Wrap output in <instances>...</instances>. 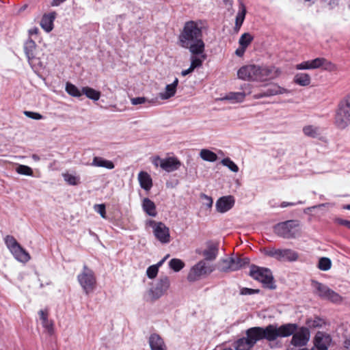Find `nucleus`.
<instances>
[{
  "label": "nucleus",
  "instance_id": "nucleus-26",
  "mask_svg": "<svg viewBox=\"0 0 350 350\" xmlns=\"http://www.w3.org/2000/svg\"><path fill=\"white\" fill-rule=\"evenodd\" d=\"M143 211L149 216L156 217L157 215L156 205L153 201L148 198H145L142 200V204Z\"/></svg>",
  "mask_w": 350,
  "mask_h": 350
},
{
  "label": "nucleus",
  "instance_id": "nucleus-62",
  "mask_svg": "<svg viewBox=\"0 0 350 350\" xmlns=\"http://www.w3.org/2000/svg\"><path fill=\"white\" fill-rule=\"evenodd\" d=\"M345 344V347H348V346L350 345V340H346Z\"/></svg>",
  "mask_w": 350,
  "mask_h": 350
},
{
  "label": "nucleus",
  "instance_id": "nucleus-13",
  "mask_svg": "<svg viewBox=\"0 0 350 350\" xmlns=\"http://www.w3.org/2000/svg\"><path fill=\"white\" fill-rule=\"evenodd\" d=\"M312 286L314 293L321 299L329 300L333 303H340L342 301V297L327 286L317 281H312Z\"/></svg>",
  "mask_w": 350,
  "mask_h": 350
},
{
  "label": "nucleus",
  "instance_id": "nucleus-44",
  "mask_svg": "<svg viewBox=\"0 0 350 350\" xmlns=\"http://www.w3.org/2000/svg\"><path fill=\"white\" fill-rule=\"evenodd\" d=\"M331 260L327 258H321L319 261L318 267L323 271H327L331 267Z\"/></svg>",
  "mask_w": 350,
  "mask_h": 350
},
{
  "label": "nucleus",
  "instance_id": "nucleus-42",
  "mask_svg": "<svg viewBox=\"0 0 350 350\" xmlns=\"http://www.w3.org/2000/svg\"><path fill=\"white\" fill-rule=\"evenodd\" d=\"M322 337L318 334L315 336L314 346L311 350H328L327 347L322 342Z\"/></svg>",
  "mask_w": 350,
  "mask_h": 350
},
{
  "label": "nucleus",
  "instance_id": "nucleus-2",
  "mask_svg": "<svg viewBox=\"0 0 350 350\" xmlns=\"http://www.w3.org/2000/svg\"><path fill=\"white\" fill-rule=\"evenodd\" d=\"M296 325L293 323H285L280 326L277 323L269 324L265 327H252L245 330V336L253 346L260 340L268 342L276 340L278 338L290 336L295 330Z\"/></svg>",
  "mask_w": 350,
  "mask_h": 350
},
{
  "label": "nucleus",
  "instance_id": "nucleus-30",
  "mask_svg": "<svg viewBox=\"0 0 350 350\" xmlns=\"http://www.w3.org/2000/svg\"><path fill=\"white\" fill-rule=\"evenodd\" d=\"M40 319L42 321V326L49 332L53 331V323L48 319V312L46 310H41L39 311Z\"/></svg>",
  "mask_w": 350,
  "mask_h": 350
},
{
  "label": "nucleus",
  "instance_id": "nucleus-34",
  "mask_svg": "<svg viewBox=\"0 0 350 350\" xmlns=\"http://www.w3.org/2000/svg\"><path fill=\"white\" fill-rule=\"evenodd\" d=\"M200 156L204 161L209 162H214L217 159V154L208 149H202Z\"/></svg>",
  "mask_w": 350,
  "mask_h": 350
},
{
  "label": "nucleus",
  "instance_id": "nucleus-3",
  "mask_svg": "<svg viewBox=\"0 0 350 350\" xmlns=\"http://www.w3.org/2000/svg\"><path fill=\"white\" fill-rule=\"evenodd\" d=\"M281 74L280 70L273 66L249 64L240 68L239 78L245 81H265L273 79Z\"/></svg>",
  "mask_w": 350,
  "mask_h": 350
},
{
  "label": "nucleus",
  "instance_id": "nucleus-50",
  "mask_svg": "<svg viewBox=\"0 0 350 350\" xmlns=\"http://www.w3.org/2000/svg\"><path fill=\"white\" fill-rule=\"evenodd\" d=\"M335 222L339 225L344 226L347 227L348 229H350V221L341 219V218H336Z\"/></svg>",
  "mask_w": 350,
  "mask_h": 350
},
{
  "label": "nucleus",
  "instance_id": "nucleus-59",
  "mask_svg": "<svg viewBox=\"0 0 350 350\" xmlns=\"http://www.w3.org/2000/svg\"><path fill=\"white\" fill-rule=\"evenodd\" d=\"M66 88H76L75 85L70 83H66Z\"/></svg>",
  "mask_w": 350,
  "mask_h": 350
},
{
  "label": "nucleus",
  "instance_id": "nucleus-7",
  "mask_svg": "<svg viewBox=\"0 0 350 350\" xmlns=\"http://www.w3.org/2000/svg\"><path fill=\"white\" fill-rule=\"evenodd\" d=\"M299 226L300 222L298 220H288L275 225L274 231L282 238L294 239L299 233Z\"/></svg>",
  "mask_w": 350,
  "mask_h": 350
},
{
  "label": "nucleus",
  "instance_id": "nucleus-19",
  "mask_svg": "<svg viewBox=\"0 0 350 350\" xmlns=\"http://www.w3.org/2000/svg\"><path fill=\"white\" fill-rule=\"evenodd\" d=\"M67 93L74 97H80L85 95L88 98L98 100L100 98V94L95 89H65Z\"/></svg>",
  "mask_w": 350,
  "mask_h": 350
},
{
  "label": "nucleus",
  "instance_id": "nucleus-23",
  "mask_svg": "<svg viewBox=\"0 0 350 350\" xmlns=\"http://www.w3.org/2000/svg\"><path fill=\"white\" fill-rule=\"evenodd\" d=\"M56 12H51L44 14L40 21L41 27L47 33L51 31L53 29V22L56 18Z\"/></svg>",
  "mask_w": 350,
  "mask_h": 350
},
{
  "label": "nucleus",
  "instance_id": "nucleus-48",
  "mask_svg": "<svg viewBox=\"0 0 350 350\" xmlns=\"http://www.w3.org/2000/svg\"><path fill=\"white\" fill-rule=\"evenodd\" d=\"M260 291L258 289H253L249 288H242L240 291V294L243 295H252L258 293Z\"/></svg>",
  "mask_w": 350,
  "mask_h": 350
},
{
  "label": "nucleus",
  "instance_id": "nucleus-21",
  "mask_svg": "<svg viewBox=\"0 0 350 350\" xmlns=\"http://www.w3.org/2000/svg\"><path fill=\"white\" fill-rule=\"evenodd\" d=\"M219 252V245L216 243L208 241L206 247L203 251L198 252L204 257V260L213 261L216 259Z\"/></svg>",
  "mask_w": 350,
  "mask_h": 350
},
{
  "label": "nucleus",
  "instance_id": "nucleus-11",
  "mask_svg": "<svg viewBox=\"0 0 350 350\" xmlns=\"http://www.w3.org/2000/svg\"><path fill=\"white\" fill-rule=\"evenodd\" d=\"M335 123L340 129L345 128L350 123V94L346 96L338 104Z\"/></svg>",
  "mask_w": 350,
  "mask_h": 350
},
{
  "label": "nucleus",
  "instance_id": "nucleus-31",
  "mask_svg": "<svg viewBox=\"0 0 350 350\" xmlns=\"http://www.w3.org/2000/svg\"><path fill=\"white\" fill-rule=\"evenodd\" d=\"M286 92V89H267L266 91H264L261 93H257L254 94V98H260L262 97H267L270 96L282 94Z\"/></svg>",
  "mask_w": 350,
  "mask_h": 350
},
{
  "label": "nucleus",
  "instance_id": "nucleus-55",
  "mask_svg": "<svg viewBox=\"0 0 350 350\" xmlns=\"http://www.w3.org/2000/svg\"><path fill=\"white\" fill-rule=\"evenodd\" d=\"M178 85V79H175V80L174 81V82L171 84H167L165 85V88H176Z\"/></svg>",
  "mask_w": 350,
  "mask_h": 350
},
{
  "label": "nucleus",
  "instance_id": "nucleus-17",
  "mask_svg": "<svg viewBox=\"0 0 350 350\" xmlns=\"http://www.w3.org/2000/svg\"><path fill=\"white\" fill-rule=\"evenodd\" d=\"M152 163L156 167H160L167 172L177 170L181 165L180 161L176 157L162 159L159 156L151 158Z\"/></svg>",
  "mask_w": 350,
  "mask_h": 350
},
{
  "label": "nucleus",
  "instance_id": "nucleus-63",
  "mask_svg": "<svg viewBox=\"0 0 350 350\" xmlns=\"http://www.w3.org/2000/svg\"><path fill=\"white\" fill-rule=\"evenodd\" d=\"M343 208L350 210V204L344 206Z\"/></svg>",
  "mask_w": 350,
  "mask_h": 350
},
{
  "label": "nucleus",
  "instance_id": "nucleus-8",
  "mask_svg": "<svg viewBox=\"0 0 350 350\" xmlns=\"http://www.w3.org/2000/svg\"><path fill=\"white\" fill-rule=\"evenodd\" d=\"M296 325L295 330L291 335L292 336L290 345L287 350H307L306 349H297L306 346L310 340V332L308 328L301 327L298 329V325L296 323H293Z\"/></svg>",
  "mask_w": 350,
  "mask_h": 350
},
{
  "label": "nucleus",
  "instance_id": "nucleus-6",
  "mask_svg": "<svg viewBox=\"0 0 350 350\" xmlns=\"http://www.w3.org/2000/svg\"><path fill=\"white\" fill-rule=\"evenodd\" d=\"M77 281L86 295L92 293L96 287V278L94 272L84 265L81 272L77 275Z\"/></svg>",
  "mask_w": 350,
  "mask_h": 350
},
{
  "label": "nucleus",
  "instance_id": "nucleus-61",
  "mask_svg": "<svg viewBox=\"0 0 350 350\" xmlns=\"http://www.w3.org/2000/svg\"><path fill=\"white\" fill-rule=\"evenodd\" d=\"M32 158L35 160V161H38L40 159L39 157L36 154H33L32 155Z\"/></svg>",
  "mask_w": 350,
  "mask_h": 350
},
{
  "label": "nucleus",
  "instance_id": "nucleus-37",
  "mask_svg": "<svg viewBox=\"0 0 350 350\" xmlns=\"http://www.w3.org/2000/svg\"><path fill=\"white\" fill-rule=\"evenodd\" d=\"M169 267L174 271L178 272L185 267V263L180 259L172 258L169 262Z\"/></svg>",
  "mask_w": 350,
  "mask_h": 350
},
{
  "label": "nucleus",
  "instance_id": "nucleus-27",
  "mask_svg": "<svg viewBox=\"0 0 350 350\" xmlns=\"http://www.w3.org/2000/svg\"><path fill=\"white\" fill-rule=\"evenodd\" d=\"M138 180L142 188L149 191L152 186V181L150 176L146 172H140L138 174Z\"/></svg>",
  "mask_w": 350,
  "mask_h": 350
},
{
  "label": "nucleus",
  "instance_id": "nucleus-25",
  "mask_svg": "<svg viewBox=\"0 0 350 350\" xmlns=\"http://www.w3.org/2000/svg\"><path fill=\"white\" fill-rule=\"evenodd\" d=\"M151 350H166V347L162 338L157 334H152L149 338Z\"/></svg>",
  "mask_w": 350,
  "mask_h": 350
},
{
  "label": "nucleus",
  "instance_id": "nucleus-24",
  "mask_svg": "<svg viewBox=\"0 0 350 350\" xmlns=\"http://www.w3.org/2000/svg\"><path fill=\"white\" fill-rule=\"evenodd\" d=\"M206 55H191V64L188 69L182 71V75L185 76L190 72H193L195 68L202 66L203 62L206 59Z\"/></svg>",
  "mask_w": 350,
  "mask_h": 350
},
{
  "label": "nucleus",
  "instance_id": "nucleus-41",
  "mask_svg": "<svg viewBox=\"0 0 350 350\" xmlns=\"http://www.w3.org/2000/svg\"><path fill=\"white\" fill-rule=\"evenodd\" d=\"M221 163L233 172H239V167L237 165L228 157L223 159L221 161Z\"/></svg>",
  "mask_w": 350,
  "mask_h": 350
},
{
  "label": "nucleus",
  "instance_id": "nucleus-58",
  "mask_svg": "<svg viewBox=\"0 0 350 350\" xmlns=\"http://www.w3.org/2000/svg\"><path fill=\"white\" fill-rule=\"evenodd\" d=\"M309 325H310V326H313V327H318V326H319V325H320V324L319 323V322H317V321H315V320H314V321L312 322V324H310Z\"/></svg>",
  "mask_w": 350,
  "mask_h": 350
},
{
  "label": "nucleus",
  "instance_id": "nucleus-51",
  "mask_svg": "<svg viewBox=\"0 0 350 350\" xmlns=\"http://www.w3.org/2000/svg\"><path fill=\"white\" fill-rule=\"evenodd\" d=\"M246 49L247 48L245 47L239 46V47L235 51V54L239 57H242L244 55Z\"/></svg>",
  "mask_w": 350,
  "mask_h": 350
},
{
  "label": "nucleus",
  "instance_id": "nucleus-33",
  "mask_svg": "<svg viewBox=\"0 0 350 350\" xmlns=\"http://www.w3.org/2000/svg\"><path fill=\"white\" fill-rule=\"evenodd\" d=\"M294 81L299 85L307 86L310 84V77L306 73H299L295 76Z\"/></svg>",
  "mask_w": 350,
  "mask_h": 350
},
{
  "label": "nucleus",
  "instance_id": "nucleus-56",
  "mask_svg": "<svg viewBox=\"0 0 350 350\" xmlns=\"http://www.w3.org/2000/svg\"><path fill=\"white\" fill-rule=\"evenodd\" d=\"M38 31H39V29L38 27H33L29 30V33L32 36L33 34H37L38 33Z\"/></svg>",
  "mask_w": 350,
  "mask_h": 350
},
{
  "label": "nucleus",
  "instance_id": "nucleus-15",
  "mask_svg": "<svg viewBox=\"0 0 350 350\" xmlns=\"http://www.w3.org/2000/svg\"><path fill=\"white\" fill-rule=\"evenodd\" d=\"M265 254L280 261L294 262L299 258L298 253L291 249L270 248L265 251Z\"/></svg>",
  "mask_w": 350,
  "mask_h": 350
},
{
  "label": "nucleus",
  "instance_id": "nucleus-4",
  "mask_svg": "<svg viewBox=\"0 0 350 350\" xmlns=\"http://www.w3.org/2000/svg\"><path fill=\"white\" fill-rule=\"evenodd\" d=\"M24 51L28 62L35 72L42 71L47 64L46 57L42 49H38L32 39H28L24 44Z\"/></svg>",
  "mask_w": 350,
  "mask_h": 350
},
{
  "label": "nucleus",
  "instance_id": "nucleus-9",
  "mask_svg": "<svg viewBox=\"0 0 350 350\" xmlns=\"http://www.w3.org/2000/svg\"><path fill=\"white\" fill-rule=\"evenodd\" d=\"M297 70H314L321 68L329 72L336 70V66L324 57H317L314 59L303 62L295 66Z\"/></svg>",
  "mask_w": 350,
  "mask_h": 350
},
{
  "label": "nucleus",
  "instance_id": "nucleus-57",
  "mask_svg": "<svg viewBox=\"0 0 350 350\" xmlns=\"http://www.w3.org/2000/svg\"><path fill=\"white\" fill-rule=\"evenodd\" d=\"M169 255L167 254L165 257H164L162 260H161L157 265H154L157 267L159 269V267H161L163 262L165 261V260L168 258Z\"/></svg>",
  "mask_w": 350,
  "mask_h": 350
},
{
  "label": "nucleus",
  "instance_id": "nucleus-29",
  "mask_svg": "<svg viewBox=\"0 0 350 350\" xmlns=\"http://www.w3.org/2000/svg\"><path fill=\"white\" fill-rule=\"evenodd\" d=\"M92 165L96 167H105L109 170L114 168V164L112 161L106 160L100 157H94Z\"/></svg>",
  "mask_w": 350,
  "mask_h": 350
},
{
  "label": "nucleus",
  "instance_id": "nucleus-36",
  "mask_svg": "<svg viewBox=\"0 0 350 350\" xmlns=\"http://www.w3.org/2000/svg\"><path fill=\"white\" fill-rule=\"evenodd\" d=\"M246 14V8L243 3L241 2L239 4V10L236 16L235 23L238 25H242Z\"/></svg>",
  "mask_w": 350,
  "mask_h": 350
},
{
  "label": "nucleus",
  "instance_id": "nucleus-45",
  "mask_svg": "<svg viewBox=\"0 0 350 350\" xmlns=\"http://www.w3.org/2000/svg\"><path fill=\"white\" fill-rule=\"evenodd\" d=\"M200 199L202 201V205L206 206L207 208H211L213 206V198L204 193L200 194Z\"/></svg>",
  "mask_w": 350,
  "mask_h": 350
},
{
  "label": "nucleus",
  "instance_id": "nucleus-14",
  "mask_svg": "<svg viewBox=\"0 0 350 350\" xmlns=\"http://www.w3.org/2000/svg\"><path fill=\"white\" fill-rule=\"evenodd\" d=\"M146 225L152 228L154 236L161 243L167 244L170 242V229L165 224L150 219L146 221Z\"/></svg>",
  "mask_w": 350,
  "mask_h": 350
},
{
  "label": "nucleus",
  "instance_id": "nucleus-1",
  "mask_svg": "<svg viewBox=\"0 0 350 350\" xmlns=\"http://www.w3.org/2000/svg\"><path fill=\"white\" fill-rule=\"evenodd\" d=\"M178 42L180 46L188 49L191 55H206L201 21H187L180 32Z\"/></svg>",
  "mask_w": 350,
  "mask_h": 350
},
{
  "label": "nucleus",
  "instance_id": "nucleus-60",
  "mask_svg": "<svg viewBox=\"0 0 350 350\" xmlns=\"http://www.w3.org/2000/svg\"><path fill=\"white\" fill-rule=\"evenodd\" d=\"M241 27V25H238L237 23H235V26H234L235 31H238L240 29Z\"/></svg>",
  "mask_w": 350,
  "mask_h": 350
},
{
  "label": "nucleus",
  "instance_id": "nucleus-54",
  "mask_svg": "<svg viewBox=\"0 0 350 350\" xmlns=\"http://www.w3.org/2000/svg\"><path fill=\"white\" fill-rule=\"evenodd\" d=\"M65 1L66 0H53L51 4L52 6H58Z\"/></svg>",
  "mask_w": 350,
  "mask_h": 350
},
{
  "label": "nucleus",
  "instance_id": "nucleus-35",
  "mask_svg": "<svg viewBox=\"0 0 350 350\" xmlns=\"http://www.w3.org/2000/svg\"><path fill=\"white\" fill-rule=\"evenodd\" d=\"M303 132L305 135L312 138L317 137L319 135V128L312 125L304 126Z\"/></svg>",
  "mask_w": 350,
  "mask_h": 350
},
{
  "label": "nucleus",
  "instance_id": "nucleus-46",
  "mask_svg": "<svg viewBox=\"0 0 350 350\" xmlns=\"http://www.w3.org/2000/svg\"><path fill=\"white\" fill-rule=\"evenodd\" d=\"M159 269L155 265L150 266L146 270L147 276L150 278H154L158 273Z\"/></svg>",
  "mask_w": 350,
  "mask_h": 350
},
{
  "label": "nucleus",
  "instance_id": "nucleus-18",
  "mask_svg": "<svg viewBox=\"0 0 350 350\" xmlns=\"http://www.w3.org/2000/svg\"><path fill=\"white\" fill-rule=\"evenodd\" d=\"M250 260L247 258H229L223 260L224 266L221 271L226 272L228 271H237L246 265H248Z\"/></svg>",
  "mask_w": 350,
  "mask_h": 350
},
{
  "label": "nucleus",
  "instance_id": "nucleus-10",
  "mask_svg": "<svg viewBox=\"0 0 350 350\" xmlns=\"http://www.w3.org/2000/svg\"><path fill=\"white\" fill-rule=\"evenodd\" d=\"M4 242L11 254L19 262H27L31 257L29 254L18 243L12 235H7L4 238Z\"/></svg>",
  "mask_w": 350,
  "mask_h": 350
},
{
  "label": "nucleus",
  "instance_id": "nucleus-12",
  "mask_svg": "<svg viewBox=\"0 0 350 350\" xmlns=\"http://www.w3.org/2000/svg\"><path fill=\"white\" fill-rule=\"evenodd\" d=\"M213 271V268L204 260H201L194 265L187 275L189 282H196L206 277Z\"/></svg>",
  "mask_w": 350,
  "mask_h": 350
},
{
  "label": "nucleus",
  "instance_id": "nucleus-39",
  "mask_svg": "<svg viewBox=\"0 0 350 350\" xmlns=\"http://www.w3.org/2000/svg\"><path fill=\"white\" fill-rule=\"evenodd\" d=\"M64 180L70 185H77L80 183L79 176L72 175L68 173H64L62 174Z\"/></svg>",
  "mask_w": 350,
  "mask_h": 350
},
{
  "label": "nucleus",
  "instance_id": "nucleus-20",
  "mask_svg": "<svg viewBox=\"0 0 350 350\" xmlns=\"http://www.w3.org/2000/svg\"><path fill=\"white\" fill-rule=\"evenodd\" d=\"M234 204V199L232 196H223L219 198L215 204L217 212L224 213L230 210Z\"/></svg>",
  "mask_w": 350,
  "mask_h": 350
},
{
  "label": "nucleus",
  "instance_id": "nucleus-64",
  "mask_svg": "<svg viewBox=\"0 0 350 350\" xmlns=\"http://www.w3.org/2000/svg\"><path fill=\"white\" fill-rule=\"evenodd\" d=\"M306 2H312L314 3V0H304Z\"/></svg>",
  "mask_w": 350,
  "mask_h": 350
},
{
  "label": "nucleus",
  "instance_id": "nucleus-52",
  "mask_svg": "<svg viewBox=\"0 0 350 350\" xmlns=\"http://www.w3.org/2000/svg\"><path fill=\"white\" fill-rule=\"evenodd\" d=\"M302 203H303V202H302L301 201H299V202H297V203H295V202H282V203H281L280 206H281L282 208H285V207H286V206H295V205H296V204H302Z\"/></svg>",
  "mask_w": 350,
  "mask_h": 350
},
{
  "label": "nucleus",
  "instance_id": "nucleus-47",
  "mask_svg": "<svg viewBox=\"0 0 350 350\" xmlns=\"http://www.w3.org/2000/svg\"><path fill=\"white\" fill-rule=\"evenodd\" d=\"M94 210L100 215L103 218H106L105 206L103 204H96Z\"/></svg>",
  "mask_w": 350,
  "mask_h": 350
},
{
  "label": "nucleus",
  "instance_id": "nucleus-49",
  "mask_svg": "<svg viewBox=\"0 0 350 350\" xmlns=\"http://www.w3.org/2000/svg\"><path fill=\"white\" fill-rule=\"evenodd\" d=\"M24 114L31 119L34 120H41L42 119V116L38 113L33 112V111H24Z\"/></svg>",
  "mask_w": 350,
  "mask_h": 350
},
{
  "label": "nucleus",
  "instance_id": "nucleus-53",
  "mask_svg": "<svg viewBox=\"0 0 350 350\" xmlns=\"http://www.w3.org/2000/svg\"><path fill=\"white\" fill-rule=\"evenodd\" d=\"M339 0H324V1L327 3L331 7H333L338 4Z\"/></svg>",
  "mask_w": 350,
  "mask_h": 350
},
{
  "label": "nucleus",
  "instance_id": "nucleus-22",
  "mask_svg": "<svg viewBox=\"0 0 350 350\" xmlns=\"http://www.w3.org/2000/svg\"><path fill=\"white\" fill-rule=\"evenodd\" d=\"M250 93V92L246 93L245 92H230L224 96L216 98L215 100L221 101L225 100L228 101L229 103L234 104L243 102L245 100L247 94Z\"/></svg>",
  "mask_w": 350,
  "mask_h": 350
},
{
  "label": "nucleus",
  "instance_id": "nucleus-43",
  "mask_svg": "<svg viewBox=\"0 0 350 350\" xmlns=\"http://www.w3.org/2000/svg\"><path fill=\"white\" fill-rule=\"evenodd\" d=\"M16 172L18 174L25 175V176H33V170L32 169L25 165H19L16 168Z\"/></svg>",
  "mask_w": 350,
  "mask_h": 350
},
{
  "label": "nucleus",
  "instance_id": "nucleus-40",
  "mask_svg": "<svg viewBox=\"0 0 350 350\" xmlns=\"http://www.w3.org/2000/svg\"><path fill=\"white\" fill-rule=\"evenodd\" d=\"M253 40L252 36L249 33H244L239 38V44L240 46L247 48Z\"/></svg>",
  "mask_w": 350,
  "mask_h": 350
},
{
  "label": "nucleus",
  "instance_id": "nucleus-16",
  "mask_svg": "<svg viewBox=\"0 0 350 350\" xmlns=\"http://www.w3.org/2000/svg\"><path fill=\"white\" fill-rule=\"evenodd\" d=\"M170 281L167 276L161 277L155 285L150 288L148 292L151 301H155L161 297L169 289Z\"/></svg>",
  "mask_w": 350,
  "mask_h": 350
},
{
  "label": "nucleus",
  "instance_id": "nucleus-32",
  "mask_svg": "<svg viewBox=\"0 0 350 350\" xmlns=\"http://www.w3.org/2000/svg\"><path fill=\"white\" fill-rule=\"evenodd\" d=\"M130 100L133 105H143L146 107L156 103V100L154 99H148L144 96L131 98Z\"/></svg>",
  "mask_w": 350,
  "mask_h": 350
},
{
  "label": "nucleus",
  "instance_id": "nucleus-38",
  "mask_svg": "<svg viewBox=\"0 0 350 350\" xmlns=\"http://www.w3.org/2000/svg\"><path fill=\"white\" fill-rule=\"evenodd\" d=\"M176 89H165L163 92H159L158 97L153 98L157 102L158 98L161 100H167L174 96L176 94Z\"/></svg>",
  "mask_w": 350,
  "mask_h": 350
},
{
  "label": "nucleus",
  "instance_id": "nucleus-5",
  "mask_svg": "<svg viewBox=\"0 0 350 350\" xmlns=\"http://www.w3.org/2000/svg\"><path fill=\"white\" fill-rule=\"evenodd\" d=\"M250 275L260 282L264 287L274 289L275 286L273 284V278L270 269L265 267H258L255 265L250 266Z\"/></svg>",
  "mask_w": 350,
  "mask_h": 350
},
{
  "label": "nucleus",
  "instance_id": "nucleus-28",
  "mask_svg": "<svg viewBox=\"0 0 350 350\" xmlns=\"http://www.w3.org/2000/svg\"><path fill=\"white\" fill-rule=\"evenodd\" d=\"M233 347L235 350H252L253 349V346L246 336L235 340L233 343Z\"/></svg>",
  "mask_w": 350,
  "mask_h": 350
}]
</instances>
